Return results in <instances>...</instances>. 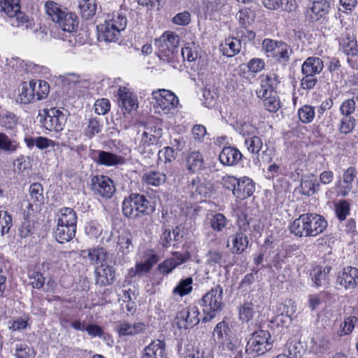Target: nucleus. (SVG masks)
Segmentation results:
<instances>
[{
  "label": "nucleus",
  "instance_id": "nucleus-59",
  "mask_svg": "<svg viewBox=\"0 0 358 358\" xmlns=\"http://www.w3.org/2000/svg\"><path fill=\"white\" fill-rule=\"evenodd\" d=\"M203 104L208 107H213L217 99V94L215 90H204L203 92Z\"/></svg>",
  "mask_w": 358,
  "mask_h": 358
},
{
  "label": "nucleus",
  "instance_id": "nucleus-64",
  "mask_svg": "<svg viewBox=\"0 0 358 358\" xmlns=\"http://www.w3.org/2000/svg\"><path fill=\"white\" fill-rule=\"evenodd\" d=\"M110 102L106 99L97 100L94 103V110L99 115H105L110 110Z\"/></svg>",
  "mask_w": 358,
  "mask_h": 358
},
{
  "label": "nucleus",
  "instance_id": "nucleus-14",
  "mask_svg": "<svg viewBox=\"0 0 358 358\" xmlns=\"http://www.w3.org/2000/svg\"><path fill=\"white\" fill-rule=\"evenodd\" d=\"M330 6V0H313L307 10V17L311 22H317L328 14Z\"/></svg>",
  "mask_w": 358,
  "mask_h": 358
},
{
  "label": "nucleus",
  "instance_id": "nucleus-21",
  "mask_svg": "<svg viewBox=\"0 0 358 358\" xmlns=\"http://www.w3.org/2000/svg\"><path fill=\"white\" fill-rule=\"evenodd\" d=\"M142 358H168L165 342L159 339L152 341L144 348Z\"/></svg>",
  "mask_w": 358,
  "mask_h": 358
},
{
  "label": "nucleus",
  "instance_id": "nucleus-38",
  "mask_svg": "<svg viewBox=\"0 0 358 358\" xmlns=\"http://www.w3.org/2000/svg\"><path fill=\"white\" fill-rule=\"evenodd\" d=\"M292 53V48L289 45L282 41H279L278 46L273 56L280 63L285 64L289 60V57Z\"/></svg>",
  "mask_w": 358,
  "mask_h": 358
},
{
  "label": "nucleus",
  "instance_id": "nucleus-5",
  "mask_svg": "<svg viewBox=\"0 0 358 358\" xmlns=\"http://www.w3.org/2000/svg\"><path fill=\"white\" fill-rule=\"evenodd\" d=\"M153 210L150 201L143 194H131L122 202V213L129 218L134 219Z\"/></svg>",
  "mask_w": 358,
  "mask_h": 358
},
{
  "label": "nucleus",
  "instance_id": "nucleus-48",
  "mask_svg": "<svg viewBox=\"0 0 358 358\" xmlns=\"http://www.w3.org/2000/svg\"><path fill=\"white\" fill-rule=\"evenodd\" d=\"M197 48L195 43H187L185 48H182L181 55L184 59H187L189 62H194L198 57Z\"/></svg>",
  "mask_w": 358,
  "mask_h": 358
},
{
  "label": "nucleus",
  "instance_id": "nucleus-41",
  "mask_svg": "<svg viewBox=\"0 0 358 358\" xmlns=\"http://www.w3.org/2000/svg\"><path fill=\"white\" fill-rule=\"evenodd\" d=\"M356 124L355 119L352 116H343L337 125L338 131L341 134H348L352 131Z\"/></svg>",
  "mask_w": 358,
  "mask_h": 358
},
{
  "label": "nucleus",
  "instance_id": "nucleus-25",
  "mask_svg": "<svg viewBox=\"0 0 358 358\" xmlns=\"http://www.w3.org/2000/svg\"><path fill=\"white\" fill-rule=\"evenodd\" d=\"M80 256L84 259H88L92 264L102 263L107 259L108 253L103 248H95L82 250Z\"/></svg>",
  "mask_w": 358,
  "mask_h": 358
},
{
  "label": "nucleus",
  "instance_id": "nucleus-60",
  "mask_svg": "<svg viewBox=\"0 0 358 358\" xmlns=\"http://www.w3.org/2000/svg\"><path fill=\"white\" fill-rule=\"evenodd\" d=\"M299 220H300L302 224H320L323 222L324 217L317 214L307 213L301 215Z\"/></svg>",
  "mask_w": 358,
  "mask_h": 358
},
{
  "label": "nucleus",
  "instance_id": "nucleus-42",
  "mask_svg": "<svg viewBox=\"0 0 358 358\" xmlns=\"http://www.w3.org/2000/svg\"><path fill=\"white\" fill-rule=\"evenodd\" d=\"M229 331L228 324L224 321L219 322L213 331L214 340L222 343L225 340H227Z\"/></svg>",
  "mask_w": 358,
  "mask_h": 358
},
{
  "label": "nucleus",
  "instance_id": "nucleus-34",
  "mask_svg": "<svg viewBox=\"0 0 358 358\" xmlns=\"http://www.w3.org/2000/svg\"><path fill=\"white\" fill-rule=\"evenodd\" d=\"M79 9L81 17L85 20H90L96 13V0H81L79 3Z\"/></svg>",
  "mask_w": 358,
  "mask_h": 358
},
{
  "label": "nucleus",
  "instance_id": "nucleus-20",
  "mask_svg": "<svg viewBox=\"0 0 358 358\" xmlns=\"http://www.w3.org/2000/svg\"><path fill=\"white\" fill-rule=\"evenodd\" d=\"M189 258L188 253L182 254L178 252L173 253V257L166 259L158 265L159 271L164 274L171 273L176 266L185 262Z\"/></svg>",
  "mask_w": 358,
  "mask_h": 358
},
{
  "label": "nucleus",
  "instance_id": "nucleus-16",
  "mask_svg": "<svg viewBox=\"0 0 358 358\" xmlns=\"http://www.w3.org/2000/svg\"><path fill=\"white\" fill-rule=\"evenodd\" d=\"M357 176L355 168L350 167L346 169L343 175V180L338 182L336 192L338 196H346L352 188V182Z\"/></svg>",
  "mask_w": 358,
  "mask_h": 358
},
{
  "label": "nucleus",
  "instance_id": "nucleus-9",
  "mask_svg": "<svg viewBox=\"0 0 358 358\" xmlns=\"http://www.w3.org/2000/svg\"><path fill=\"white\" fill-rule=\"evenodd\" d=\"M273 348V340L268 331L259 330L254 332L246 345V351L262 355Z\"/></svg>",
  "mask_w": 358,
  "mask_h": 358
},
{
  "label": "nucleus",
  "instance_id": "nucleus-31",
  "mask_svg": "<svg viewBox=\"0 0 358 358\" xmlns=\"http://www.w3.org/2000/svg\"><path fill=\"white\" fill-rule=\"evenodd\" d=\"M243 136L245 138L244 146L248 151L253 155L259 154L262 149L263 142L259 136L255 135L246 134L243 131Z\"/></svg>",
  "mask_w": 358,
  "mask_h": 358
},
{
  "label": "nucleus",
  "instance_id": "nucleus-10",
  "mask_svg": "<svg viewBox=\"0 0 358 358\" xmlns=\"http://www.w3.org/2000/svg\"><path fill=\"white\" fill-rule=\"evenodd\" d=\"M90 186L94 194L106 199L111 198L116 191L113 181L103 175L92 176Z\"/></svg>",
  "mask_w": 358,
  "mask_h": 358
},
{
  "label": "nucleus",
  "instance_id": "nucleus-28",
  "mask_svg": "<svg viewBox=\"0 0 358 358\" xmlns=\"http://www.w3.org/2000/svg\"><path fill=\"white\" fill-rule=\"evenodd\" d=\"M204 161L202 155L198 151L191 152L186 157L185 167L189 173H196L203 169Z\"/></svg>",
  "mask_w": 358,
  "mask_h": 358
},
{
  "label": "nucleus",
  "instance_id": "nucleus-50",
  "mask_svg": "<svg viewBox=\"0 0 358 358\" xmlns=\"http://www.w3.org/2000/svg\"><path fill=\"white\" fill-rule=\"evenodd\" d=\"M350 206L348 201H340L335 205V213L339 221L342 222L346 219L350 213Z\"/></svg>",
  "mask_w": 358,
  "mask_h": 358
},
{
  "label": "nucleus",
  "instance_id": "nucleus-15",
  "mask_svg": "<svg viewBox=\"0 0 358 358\" xmlns=\"http://www.w3.org/2000/svg\"><path fill=\"white\" fill-rule=\"evenodd\" d=\"M118 104L127 113L138 108L137 99L131 91L125 87H120L117 92Z\"/></svg>",
  "mask_w": 358,
  "mask_h": 358
},
{
  "label": "nucleus",
  "instance_id": "nucleus-8",
  "mask_svg": "<svg viewBox=\"0 0 358 358\" xmlns=\"http://www.w3.org/2000/svg\"><path fill=\"white\" fill-rule=\"evenodd\" d=\"M37 118L45 129L55 131H62L66 121L63 111L55 108L43 110Z\"/></svg>",
  "mask_w": 358,
  "mask_h": 358
},
{
  "label": "nucleus",
  "instance_id": "nucleus-49",
  "mask_svg": "<svg viewBox=\"0 0 358 358\" xmlns=\"http://www.w3.org/2000/svg\"><path fill=\"white\" fill-rule=\"evenodd\" d=\"M192 278L190 277L181 280L178 285L173 289V292L174 294H178L181 296L188 294L192 290Z\"/></svg>",
  "mask_w": 358,
  "mask_h": 358
},
{
  "label": "nucleus",
  "instance_id": "nucleus-36",
  "mask_svg": "<svg viewBox=\"0 0 358 358\" xmlns=\"http://www.w3.org/2000/svg\"><path fill=\"white\" fill-rule=\"evenodd\" d=\"M156 141V138L152 134L148 131H144L142 135L141 145L138 150L141 154L146 152L153 154L156 151V148L154 145Z\"/></svg>",
  "mask_w": 358,
  "mask_h": 358
},
{
  "label": "nucleus",
  "instance_id": "nucleus-54",
  "mask_svg": "<svg viewBox=\"0 0 358 358\" xmlns=\"http://www.w3.org/2000/svg\"><path fill=\"white\" fill-rule=\"evenodd\" d=\"M62 82L64 86L69 87V88L73 87L82 83L80 76L76 73H69L64 76H60Z\"/></svg>",
  "mask_w": 358,
  "mask_h": 358
},
{
  "label": "nucleus",
  "instance_id": "nucleus-58",
  "mask_svg": "<svg viewBox=\"0 0 358 358\" xmlns=\"http://www.w3.org/2000/svg\"><path fill=\"white\" fill-rule=\"evenodd\" d=\"M356 102L354 99L345 100L340 106V112L343 116H351L355 111Z\"/></svg>",
  "mask_w": 358,
  "mask_h": 358
},
{
  "label": "nucleus",
  "instance_id": "nucleus-39",
  "mask_svg": "<svg viewBox=\"0 0 358 358\" xmlns=\"http://www.w3.org/2000/svg\"><path fill=\"white\" fill-rule=\"evenodd\" d=\"M232 248L231 250L232 253L241 254L248 247V240L247 236L243 233H237L232 237Z\"/></svg>",
  "mask_w": 358,
  "mask_h": 358
},
{
  "label": "nucleus",
  "instance_id": "nucleus-62",
  "mask_svg": "<svg viewBox=\"0 0 358 358\" xmlns=\"http://www.w3.org/2000/svg\"><path fill=\"white\" fill-rule=\"evenodd\" d=\"M190 21L191 15L187 11L178 13L172 19L173 23L180 26H186L189 24Z\"/></svg>",
  "mask_w": 358,
  "mask_h": 358
},
{
  "label": "nucleus",
  "instance_id": "nucleus-57",
  "mask_svg": "<svg viewBox=\"0 0 358 358\" xmlns=\"http://www.w3.org/2000/svg\"><path fill=\"white\" fill-rule=\"evenodd\" d=\"M102 126L96 119H90L87 127L85 129V134L90 138H92L95 134L101 132Z\"/></svg>",
  "mask_w": 358,
  "mask_h": 358
},
{
  "label": "nucleus",
  "instance_id": "nucleus-11",
  "mask_svg": "<svg viewBox=\"0 0 358 358\" xmlns=\"http://www.w3.org/2000/svg\"><path fill=\"white\" fill-rule=\"evenodd\" d=\"M189 188L192 198L201 201L210 198L214 193L213 185L199 177L192 180Z\"/></svg>",
  "mask_w": 358,
  "mask_h": 358
},
{
  "label": "nucleus",
  "instance_id": "nucleus-4",
  "mask_svg": "<svg viewBox=\"0 0 358 358\" xmlns=\"http://www.w3.org/2000/svg\"><path fill=\"white\" fill-rule=\"evenodd\" d=\"M200 304L205 315L203 322L210 321L224 307L222 287L220 285L212 287L203 296Z\"/></svg>",
  "mask_w": 358,
  "mask_h": 358
},
{
  "label": "nucleus",
  "instance_id": "nucleus-17",
  "mask_svg": "<svg viewBox=\"0 0 358 358\" xmlns=\"http://www.w3.org/2000/svg\"><path fill=\"white\" fill-rule=\"evenodd\" d=\"M337 280L345 289L355 288L358 282V270L352 266L343 268L339 273Z\"/></svg>",
  "mask_w": 358,
  "mask_h": 358
},
{
  "label": "nucleus",
  "instance_id": "nucleus-47",
  "mask_svg": "<svg viewBox=\"0 0 358 358\" xmlns=\"http://www.w3.org/2000/svg\"><path fill=\"white\" fill-rule=\"evenodd\" d=\"M143 180L148 185L159 186L166 180V176L158 171H151L143 176Z\"/></svg>",
  "mask_w": 358,
  "mask_h": 358
},
{
  "label": "nucleus",
  "instance_id": "nucleus-23",
  "mask_svg": "<svg viewBox=\"0 0 358 358\" xmlns=\"http://www.w3.org/2000/svg\"><path fill=\"white\" fill-rule=\"evenodd\" d=\"M255 183L248 177L238 179L237 187L234 189V195L240 199H245L252 195L255 192Z\"/></svg>",
  "mask_w": 358,
  "mask_h": 358
},
{
  "label": "nucleus",
  "instance_id": "nucleus-61",
  "mask_svg": "<svg viewBox=\"0 0 358 358\" xmlns=\"http://www.w3.org/2000/svg\"><path fill=\"white\" fill-rule=\"evenodd\" d=\"M158 157L161 161L171 162L175 159V150L171 147H166L158 152Z\"/></svg>",
  "mask_w": 358,
  "mask_h": 358
},
{
  "label": "nucleus",
  "instance_id": "nucleus-44",
  "mask_svg": "<svg viewBox=\"0 0 358 358\" xmlns=\"http://www.w3.org/2000/svg\"><path fill=\"white\" fill-rule=\"evenodd\" d=\"M341 49L348 56H355L358 53L357 41L354 38H347L341 43Z\"/></svg>",
  "mask_w": 358,
  "mask_h": 358
},
{
  "label": "nucleus",
  "instance_id": "nucleus-63",
  "mask_svg": "<svg viewBox=\"0 0 358 358\" xmlns=\"http://www.w3.org/2000/svg\"><path fill=\"white\" fill-rule=\"evenodd\" d=\"M16 123V117L12 113L1 115L0 117V125L6 129L13 128Z\"/></svg>",
  "mask_w": 358,
  "mask_h": 358
},
{
  "label": "nucleus",
  "instance_id": "nucleus-6",
  "mask_svg": "<svg viewBox=\"0 0 358 358\" xmlns=\"http://www.w3.org/2000/svg\"><path fill=\"white\" fill-rule=\"evenodd\" d=\"M152 96L155 101L154 107L158 113L173 115L175 110L179 106V99L173 92L161 89L153 91Z\"/></svg>",
  "mask_w": 358,
  "mask_h": 358
},
{
  "label": "nucleus",
  "instance_id": "nucleus-33",
  "mask_svg": "<svg viewBox=\"0 0 358 358\" xmlns=\"http://www.w3.org/2000/svg\"><path fill=\"white\" fill-rule=\"evenodd\" d=\"M222 51L227 57H233L238 54L241 49L242 45L240 39L237 38H229L222 45Z\"/></svg>",
  "mask_w": 358,
  "mask_h": 358
},
{
  "label": "nucleus",
  "instance_id": "nucleus-56",
  "mask_svg": "<svg viewBox=\"0 0 358 358\" xmlns=\"http://www.w3.org/2000/svg\"><path fill=\"white\" fill-rule=\"evenodd\" d=\"M265 108L270 112H276L280 107V102L275 97V94L271 96H266L262 99Z\"/></svg>",
  "mask_w": 358,
  "mask_h": 358
},
{
  "label": "nucleus",
  "instance_id": "nucleus-51",
  "mask_svg": "<svg viewBox=\"0 0 358 358\" xmlns=\"http://www.w3.org/2000/svg\"><path fill=\"white\" fill-rule=\"evenodd\" d=\"M36 352L34 350L25 343L17 345L15 356L17 358H34Z\"/></svg>",
  "mask_w": 358,
  "mask_h": 358
},
{
  "label": "nucleus",
  "instance_id": "nucleus-26",
  "mask_svg": "<svg viewBox=\"0 0 358 358\" xmlns=\"http://www.w3.org/2000/svg\"><path fill=\"white\" fill-rule=\"evenodd\" d=\"M323 69V61L320 57H310L303 63L301 66V73L303 75L315 76L319 74Z\"/></svg>",
  "mask_w": 358,
  "mask_h": 358
},
{
  "label": "nucleus",
  "instance_id": "nucleus-2",
  "mask_svg": "<svg viewBox=\"0 0 358 358\" xmlns=\"http://www.w3.org/2000/svg\"><path fill=\"white\" fill-rule=\"evenodd\" d=\"M45 8L47 15L62 31L69 33L76 31L78 20L74 13L54 1L47 2Z\"/></svg>",
  "mask_w": 358,
  "mask_h": 358
},
{
  "label": "nucleus",
  "instance_id": "nucleus-3",
  "mask_svg": "<svg viewBox=\"0 0 358 358\" xmlns=\"http://www.w3.org/2000/svg\"><path fill=\"white\" fill-rule=\"evenodd\" d=\"M180 38L173 31H165L155 41L159 59L164 62L174 63L179 57Z\"/></svg>",
  "mask_w": 358,
  "mask_h": 358
},
{
  "label": "nucleus",
  "instance_id": "nucleus-35",
  "mask_svg": "<svg viewBox=\"0 0 358 358\" xmlns=\"http://www.w3.org/2000/svg\"><path fill=\"white\" fill-rule=\"evenodd\" d=\"M30 200L32 203L29 206H35L36 208L40 206L44 201L43 188L39 182H34L29 187Z\"/></svg>",
  "mask_w": 358,
  "mask_h": 358
},
{
  "label": "nucleus",
  "instance_id": "nucleus-43",
  "mask_svg": "<svg viewBox=\"0 0 358 358\" xmlns=\"http://www.w3.org/2000/svg\"><path fill=\"white\" fill-rule=\"evenodd\" d=\"M298 116L302 123H310L315 116L314 107L310 105L303 106L298 110Z\"/></svg>",
  "mask_w": 358,
  "mask_h": 358
},
{
  "label": "nucleus",
  "instance_id": "nucleus-40",
  "mask_svg": "<svg viewBox=\"0 0 358 358\" xmlns=\"http://www.w3.org/2000/svg\"><path fill=\"white\" fill-rule=\"evenodd\" d=\"M57 224H76L77 215L70 208H63L57 214Z\"/></svg>",
  "mask_w": 358,
  "mask_h": 358
},
{
  "label": "nucleus",
  "instance_id": "nucleus-46",
  "mask_svg": "<svg viewBox=\"0 0 358 358\" xmlns=\"http://www.w3.org/2000/svg\"><path fill=\"white\" fill-rule=\"evenodd\" d=\"M34 83L35 101L45 99L49 93V85L43 80H32Z\"/></svg>",
  "mask_w": 358,
  "mask_h": 358
},
{
  "label": "nucleus",
  "instance_id": "nucleus-18",
  "mask_svg": "<svg viewBox=\"0 0 358 358\" xmlns=\"http://www.w3.org/2000/svg\"><path fill=\"white\" fill-rule=\"evenodd\" d=\"M243 158V154L235 147L226 146L222 148L219 155V159L221 164L224 166H235L238 164Z\"/></svg>",
  "mask_w": 358,
  "mask_h": 358
},
{
  "label": "nucleus",
  "instance_id": "nucleus-53",
  "mask_svg": "<svg viewBox=\"0 0 358 358\" xmlns=\"http://www.w3.org/2000/svg\"><path fill=\"white\" fill-rule=\"evenodd\" d=\"M301 187L303 194L310 196L320 190V182L313 180H306L301 182Z\"/></svg>",
  "mask_w": 358,
  "mask_h": 358
},
{
  "label": "nucleus",
  "instance_id": "nucleus-1",
  "mask_svg": "<svg viewBox=\"0 0 358 358\" xmlns=\"http://www.w3.org/2000/svg\"><path fill=\"white\" fill-rule=\"evenodd\" d=\"M127 24V20L124 15L119 13L108 15L103 23L97 26L98 38L99 41L106 42H117L121 36V31H124Z\"/></svg>",
  "mask_w": 358,
  "mask_h": 358
},
{
  "label": "nucleus",
  "instance_id": "nucleus-32",
  "mask_svg": "<svg viewBox=\"0 0 358 358\" xmlns=\"http://www.w3.org/2000/svg\"><path fill=\"white\" fill-rule=\"evenodd\" d=\"M76 225H57L55 238L61 243L68 242L74 237Z\"/></svg>",
  "mask_w": 358,
  "mask_h": 358
},
{
  "label": "nucleus",
  "instance_id": "nucleus-7",
  "mask_svg": "<svg viewBox=\"0 0 358 358\" xmlns=\"http://www.w3.org/2000/svg\"><path fill=\"white\" fill-rule=\"evenodd\" d=\"M20 0H1V11L13 19L12 24L16 27L31 28L34 25L32 20L20 11Z\"/></svg>",
  "mask_w": 358,
  "mask_h": 358
},
{
  "label": "nucleus",
  "instance_id": "nucleus-37",
  "mask_svg": "<svg viewBox=\"0 0 358 358\" xmlns=\"http://www.w3.org/2000/svg\"><path fill=\"white\" fill-rule=\"evenodd\" d=\"M134 292L131 289L124 290L120 301L123 311H126L127 314L133 315L136 311V305L132 299Z\"/></svg>",
  "mask_w": 358,
  "mask_h": 358
},
{
  "label": "nucleus",
  "instance_id": "nucleus-45",
  "mask_svg": "<svg viewBox=\"0 0 358 358\" xmlns=\"http://www.w3.org/2000/svg\"><path fill=\"white\" fill-rule=\"evenodd\" d=\"M238 313L239 318L241 321L249 322L255 315L253 303L251 302H245L240 306Z\"/></svg>",
  "mask_w": 358,
  "mask_h": 358
},
{
  "label": "nucleus",
  "instance_id": "nucleus-29",
  "mask_svg": "<svg viewBox=\"0 0 358 358\" xmlns=\"http://www.w3.org/2000/svg\"><path fill=\"white\" fill-rule=\"evenodd\" d=\"M331 270V268L328 266L325 267L316 266L313 268L310 275L316 287L325 286L328 284V275Z\"/></svg>",
  "mask_w": 358,
  "mask_h": 358
},
{
  "label": "nucleus",
  "instance_id": "nucleus-12",
  "mask_svg": "<svg viewBox=\"0 0 358 358\" xmlns=\"http://www.w3.org/2000/svg\"><path fill=\"white\" fill-rule=\"evenodd\" d=\"M90 156L96 164L105 166H117L126 162L124 157L103 150H92Z\"/></svg>",
  "mask_w": 358,
  "mask_h": 358
},
{
  "label": "nucleus",
  "instance_id": "nucleus-52",
  "mask_svg": "<svg viewBox=\"0 0 358 358\" xmlns=\"http://www.w3.org/2000/svg\"><path fill=\"white\" fill-rule=\"evenodd\" d=\"M18 147L16 141L11 140L5 134L0 132V149L6 152H13Z\"/></svg>",
  "mask_w": 358,
  "mask_h": 358
},
{
  "label": "nucleus",
  "instance_id": "nucleus-30",
  "mask_svg": "<svg viewBox=\"0 0 358 358\" xmlns=\"http://www.w3.org/2000/svg\"><path fill=\"white\" fill-rule=\"evenodd\" d=\"M17 101L21 103L27 104L35 101L34 83L24 82L20 86Z\"/></svg>",
  "mask_w": 358,
  "mask_h": 358
},
{
  "label": "nucleus",
  "instance_id": "nucleus-22",
  "mask_svg": "<svg viewBox=\"0 0 358 358\" xmlns=\"http://www.w3.org/2000/svg\"><path fill=\"white\" fill-rule=\"evenodd\" d=\"M96 282L101 286L110 285L115 281V271L113 266L101 264L95 271Z\"/></svg>",
  "mask_w": 358,
  "mask_h": 358
},
{
  "label": "nucleus",
  "instance_id": "nucleus-19",
  "mask_svg": "<svg viewBox=\"0 0 358 358\" xmlns=\"http://www.w3.org/2000/svg\"><path fill=\"white\" fill-rule=\"evenodd\" d=\"M260 87L256 90L257 96L263 99L265 96H271L275 94V88L277 85V80L274 74L262 75L259 78Z\"/></svg>",
  "mask_w": 358,
  "mask_h": 358
},
{
  "label": "nucleus",
  "instance_id": "nucleus-24",
  "mask_svg": "<svg viewBox=\"0 0 358 358\" xmlns=\"http://www.w3.org/2000/svg\"><path fill=\"white\" fill-rule=\"evenodd\" d=\"M115 329L120 336H134L144 331L145 324L143 322L131 324L122 321L117 324Z\"/></svg>",
  "mask_w": 358,
  "mask_h": 358
},
{
  "label": "nucleus",
  "instance_id": "nucleus-27",
  "mask_svg": "<svg viewBox=\"0 0 358 358\" xmlns=\"http://www.w3.org/2000/svg\"><path fill=\"white\" fill-rule=\"evenodd\" d=\"M312 228V225H289V229L292 234L299 237L315 236L322 232L326 228L325 225H318Z\"/></svg>",
  "mask_w": 358,
  "mask_h": 358
},
{
  "label": "nucleus",
  "instance_id": "nucleus-55",
  "mask_svg": "<svg viewBox=\"0 0 358 358\" xmlns=\"http://www.w3.org/2000/svg\"><path fill=\"white\" fill-rule=\"evenodd\" d=\"M240 24L245 28L254 22L255 15L252 11L245 9L238 13Z\"/></svg>",
  "mask_w": 358,
  "mask_h": 358
},
{
  "label": "nucleus",
  "instance_id": "nucleus-13",
  "mask_svg": "<svg viewBox=\"0 0 358 358\" xmlns=\"http://www.w3.org/2000/svg\"><path fill=\"white\" fill-rule=\"evenodd\" d=\"M180 329L192 328L200 322L199 311L196 306H188L181 310L176 317Z\"/></svg>",
  "mask_w": 358,
  "mask_h": 358
}]
</instances>
